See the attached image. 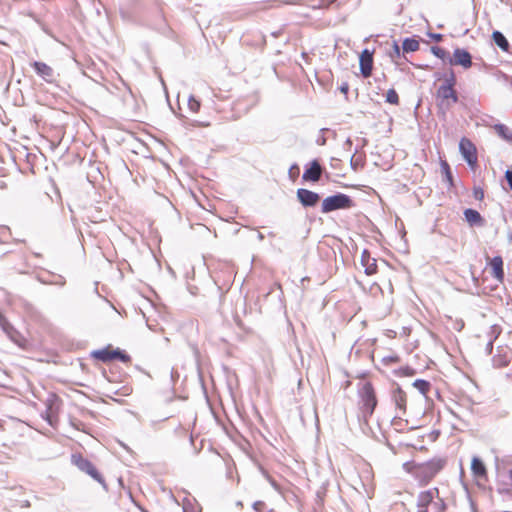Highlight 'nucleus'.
I'll return each instance as SVG.
<instances>
[{
	"label": "nucleus",
	"mask_w": 512,
	"mask_h": 512,
	"mask_svg": "<svg viewBox=\"0 0 512 512\" xmlns=\"http://www.w3.org/2000/svg\"><path fill=\"white\" fill-rule=\"evenodd\" d=\"M454 84L455 76L452 73L437 89L436 99L440 108L448 110L458 101L457 93L453 88Z\"/></svg>",
	"instance_id": "nucleus-3"
},
{
	"label": "nucleus",
	"mask_w": 512,
	"mask_h": 512,
	"mask_svg": "<svg viewBox=\"0 0 512 512\" xmlns=\"http://www.w3.org/2000/svg\"><path fill=\"white\" fill-rule=\"evenodd\" d=\"M443 168H444V170H445L447 180H448L449 182H451V181H452V176H451V173H450V170H449V166H448V164H447V163H444V164H443Z\"/></svg>",
	"instance_id": "nucleus-34"
},
{
	"label": "nucleus",
	"mask_w": 512,
	"mask_h": 512,
	"mask_svg": "<svg viewBox=\"0 0 512 512\" xmlns=\"http://www.w3.org/2000/svg\"><path fill=\"white\" fill-rule=\"evenodd\" d=\"M322 174V167L317 160L312 161L311 166L303 173L302 178L305 181L316 182L320 179Z\"/></svg>",
	"instance_id": "nucleus-12"
},
{
	"label": "nucleus",
	"mask_w": 512,
	"mask_h": 512,
	"mask_svg": "<svg viewBox=\"0 0 512 512\" xmlns=\"http://www.w3.org/2000/svg\"><path fill=\"white\" fill-rule=\"evenodd\" d=\"M353 202L351 198L343 193H338L333 196L325 198L322 202V213H329L338 209H347L352 207Z\"/></svg>",
	"instance_id": "nucleus-4"
},
{
	"label": "nucleus",
	"mask_w": 512,
	"mask_h": 512,
	"mask_svg": "<svg viewBox=\"0 0 512 512\" xmlns=\"http://www.w3.org/2000/svg\"><path fill=\"white\" fill-rule=\"evenodd\" d=\"M188 108L193 113L198 112L200 109V102L196 100L192 95L188 99Z\"/></svg>",
	"instance_id": "nucleus-25"
},
{
	"label": "nucleus",
	"mask_w": 512,
	"mask_h": 512,
	"mask_svg": "<svg viewBox=\"0 0 512 512\" xmlns=\"http://www.w3.org/2000/svg\"><path fill=\"white\" fill-rule=\"evenodd\" d=\"M431 51H432V53L436 57H438V58H440L442 60H444L446 58V56H447V52L443 48H440V47H437V46H433L431 48Z\"/></svg>",
	"instance_id": "nucleus-27"
},
{
	"label": "nucleus",
	"mask_w": 512,
	"mask_h": 512,
	"mask_svg": "<svg viewBox=\"0 0 512 512\" xmlns=\"http://www.w3.org/2000/svg\"><path fill=\"white\" fill-rule=\"evenodd\" d=\"M400 56H401V48H400V46L396 42H394V44H393V51L391 52V57L392 58H395V57L399 58Z\"/></svg>",
	"instance_id": "nucleus-29"
},
{
	"label": "nucleus",
	"mask_w": 512,
	"mask_h": 512,
	"mask_svg": "<svg viewBox=\"0 0 512 512\" xmlns=\"http://www.w3.org/2000/svg\"><path fill=\"white\" fill-rule=\"evenodd\" d=\"M508 477H509V479H510V481H511V485H512V469H510V470L508 471Z\"/></svg>",
	"instance_id": "nucleus-41"
},
{
	"label": "nucleus",
	"mask_w": 512,
	"mask_h": 512,
	"mask_svg": "<svg viewBox=\"0 0 512 512\" xmlns=\"http://www.w3.org/2000/svg\"><path fill=\"white\" fill-rule=\"evenodd\" d=\"M264 507H265V503H264V502H262V501H256V502H254V504H253V509H254L255 511H257V512H261V511H263Z\"/></svg>",
	"instance_id": "nucleus-30"
},
{
	"label": "nucleus",
	"mask_w": 512,
	"mask_h": 512,
	"mask_svg": "<svg viewBox=\"0 0 512 512\" xmlns=\"http://www.w3.org/2000/svg\"><path fill=\"white\" fill-rule=\"evenodd\" d=\"M471 471L474 477L479 479L487 478V469L479 457H473L471 461Z\"/></svg>",
	"instance_id": "nucleus-14"
},
{
	"label": "nucleus",
	"mask_w": 512,
	"mask_h": 512,
	"mask_svg": "<svg viewBox=\"0 0 512 512\" xmlns=\"http://www.w3.org/2000/svg\"><path fill=\"white\" fill-rule=\"evenodd\" d=\"M413 386L424 396L428 393L431 388V384L422 379H417L413 382Z\"/></svg>",
	"instance_id": "nucleus-22"
},
{
	"label": "nucleus",
	"mask_w": 512,
	"mask_h": 512,
	"mask_svg": "<svg viewBox=\"0 0 512 512\" xmlns=\"http://www.w3.org/2000/svg\"><path fill=\"white\" fill-rule=\"evenodd\" d=\"M32 66L35 72L46 82L54 81V70L44 62L34 61Z\"/></svg>",
	"instance_id": "nucleus-10"
},
{
	"label": "nucleus",
	"mask_w": 512,
	"mask_h": 512,
	"mask_svg": "<svg viewBox=\"0 0 512 512\" xmlns=\"http://www.w3.org/2000/svg\"><path fill=\"white\" fill-rule=\"evenodd\" d=\"M444 465L445 460L435 458L423 463L406 462L403 468L414 476L420 484H427L443 469Z\"/></svg>",
	"instance_id": "nucleus-1"
},
{
	"label": "nucleus",
	"mask_w": 512,
	"mask_h": 512,
	"mask_svg": "<svg viewBox=\"0 0 512 512\" xmlns=\"http://www.w3.org/2000/svg\"><path fill=\"white\" fill-rule=\"evenodd\" d=\"M351 165H355V162H353V157L351 158Z\"/></svg>",
	"instance_id": "nucleus-42"
},
{
	"label": "nucleus",
	"mask_w": 512,
	"mask_h": 512,
	"mask_svg": "<svg viewBox=\"0 0 512 512\" xmlns=\"http://www.w3.org/2000/svg\"><path fill=\"white\" fill-rule=\"evenodd\" d=\"M116 359H119L122 362H128L130 360V356L119 350V355H117Z\"/></svg>",
	"instance_id": "nucleus-31"
},
{
	"label": "nucleus",
	"mask_w": 512,
	"mask_h": 512,
	"mask_svg": "<svg viewBox=\"0 0 512 512\" xmlns=\"http://www.w3.org/2000/svg\"><path fill=\"white\" fill-rule=\"evenodd\" d=\"M450 64L469 68L472 65L471 55L467 50L457 48L454 50L453 58L450 59Z\"/></svg>",
	"instance_id": "nucleus-9"
},
{
	"label": "nucleus",
	"mask_w": 512,
	"mask_h": 512,
	"mask_svg": "<svg viewBox=\"0 0 512 512\" xmlns=\"http://www.w3.org/2000/svg\"><path fill=\"white\" fill-rule=\"evenodd\" d=\"M497 492L503 496H512V489L502 482H499Z\"/></svg>",
	"instance_id": "nucleus-26"
},
{
	"label": "nucleus",
	"mask_w": 512,
	"mask_h": 512,
	"mask_svg": "<svg viewBox=\"0 0 512 512\" xmlns=\"http://www.w3.org/2000/svg\"><path fill=\"white\" fill-rule=\"evenodd\" d=\"M344 145H345V147H347L348 149H350V148H351V146H352V141H351V139H350V138H348V139L345 141V144H344Z\"/></svg>",
	"instance_id": "nucleus-38"
},
{
	"label": "nucleus",
	"mask_w": 512,
	"mask_h": 512,
	"mask_svg": "<svg viewBox=\"0 0 512 512\" xmlns=\"http://www.w3.org/2000/svg\"><path fill=\"white\" fill-rule=\"evenodd\" d=\"M297 198L304 207H314L320 200L318 193L304 188L297 190Z\"/></svg>",
	"instance_id": "nucleus-8"
},
{
	"label": "nucleus",
	"mask_w": 512,
	"mask_h": 512,
	"mask_svg": "<svg viewBox=\"0 0 512 512\" xmlns=\"http://www.w3.org/2000/svg\"><path fill=\"white\" fill-rule=\"evenodd\" d=\"M257 238L259 241H262L264 239V235L261 232H258Z\"/></svg>",
	"instance_id": "nucleus-39"
},
{
	"label": "nucleus",
	"mask_w": 512,
	"mask_h": 512,
	"mask_svg": "<svg viewBox=\"0 0 512 512\" xmlns=\"http://www.w3.org/2000/svg\"><path fill=\"white\" fill-rule=\"evenodd\" d=\"M505 177L507 179V182L510 186V189L512 190V170H507L505 173Z\"/></svg>",
	"instance_id": "nucleus-33"
},
{
	"label": "nucleus",
	"mask_w": 512,
	"mask_h": 512,
	"mask_svg": "<svg viewBox=\"0 0 512 512\" xmlns=\"http://www.w3.org/2000/svg\"><path fill=\"white\" fill-rule=\"evenodd\" d=\"M464 216H465V219L466 221L470 224V225H483V218L482 216L480 215V213L474 209H466L464 211Z\"/></svg>",
	"instance_id": "nucleus-18"
},
{
	"label": "nucleus",
	"mask_w": 512,
	"mask_h": 512,
	"mask_svg": "<svg viewBox=\"0 0 512 512\" xmlns=\"http://www.w3.org/2000/svg\"><path fill=\"white\" fill-rule=\"evenodd\" d=\"M492 349H493V339H491L488 344H487V350L489 351V353L492 352Z\"/></svg>",
	"instance_id": "nucleus-37"
},
{
	"label": "nucleus",
	"mask_w": 512,
	"mask_h": 512,
	"mask_svg": "<svg viewBox=\"0 0 512 512\" xmlns=\"http://www.w3.org/2000/svg\"><path fill=\"white\" fill-rule=\"evenodd\" d=\"M95 359H98L102 362H108L113 359H116L117 355H119V350H109L108 348L100 349L93 351L91 354Z\"/></svg>",
	"instance_id": "nucleus-15"
},
{
	"label": "nucleus",
	"mask_w": 512,
	"mask_h": 512,
	"mask_svg": "<svg viewBox=\"0 0 512 512\" xmlns=\"http://www.w3.org/2000/svg\"><path fill=\"white\" fill-rule=\"evenodd\" d=\"M430 37L434 39L435 41H440L442 39L441 34H430Z\"/></svg>",
	"instance_id": "nucleus-36"
},
{
	"label": "nucleus",
	"mask_w": 512,
	"mask_h": 512,
	"mask_svg": "<svg viewBox=\"0 0 512 512\" xmlns=\"http://www.w3.org/2000/svg\"><path fill=\"white\" fill-rule=\"evenodd\" d=\"M419 41L414 38H405L402 43L403 52H415L419 49Z\"/></svg>",
	"instance_id": "nucleus-21"
},
{
	"label": "nucleus",
	"mask_w": 512,
	"mask_h": 512,
	"mask_svg": "<svg viewBox=\"0 0 512 512\" xmlns=\"http://www.w3.org/2000/svg\"><path fill=\"white\" fill-rule=\"evenodd\" d=\"M73 463L83 472L90 475L94 480L99 482L104 488H106L105 480L101 474L97 471L96 467L88 459L82 456H73Z\"/></svg>",
	"instance_id": "nucleus-5"
},
{
	"label": "nucleus",
	"mask_w": 512,
	"mask_h": 512,
	"mask_svg": "<svg viewBox=\"0 0 512 512\" xmlns=\"http://www.w3.org/2000/svg\"><path fill=\"white\" fill-rule=\"evenodd\" d=\"M473 196L476 200H483L484 198V191L481 187H474L473 189Z\"/></svg>",
	"instance_id": "nucleus-28"
},
{
	"label": "nucleus",
	"mask_w": 512,
	"mask_h": 512,
	"mask_svg": "<svg viewBox=\"0 0 512 512\" xmlns=\"http://www.w3.org/2000/svg\"><path fill=\"white\" fill-rule=\"evenodd\" d=\"M183 511H184V512H190V511H189V505H188V504H184V506H183ZM191 512H194V511H191Z\"/></svg>",
	"instance_id": "nucleus-40"
},
{
	"label": "nucleus",
	"mask_w": 512,
	"mask_h": 512,
	"mask_svg": "<svg viewBox=\"0 0 512 512\" xmlns=\"http://www.w3.org/2000/svg\"><path fill=\"white\" fill-rule=\"evenodd\" d=\"M47 417L46 419L49 421L50 424H52V414H53V404L49 405L47 411H46Z\"/></svg>",
	"instance_id": "nucleus-32"
},
{
	"label": "nucleus",
	"mask_w": 512,
	"mask_h": 512,
	"mask_svg": "<svg viewBox=\"0 0 512 512\" xmlns=\"http://www.w3.org/2000/svg\"><path fill=\"white\" fill-rule=\"evenodd\" d=\"M386 102L398 105L399 104V96L394 89H389L386 93Z\"/></svg>",
	"instance_id": "nucleus-24"
},
{
	"label": "nucleus",
	"mask_w": 512,
	"mask_h": 512,
	"mask_svg": "<svg viewBox=\"0 0 512 512\" xmlns=\"http://www.w3.org/2000/svg\"><path fill=\"white\" fill-rule=\"evenodd\" d=\"M445 503L437 488L422 491L417 496L416 512H443Z\"/></svg>",
	"instance_id": "nucleus-2"
},
{
	"label": "nucleus",
	"mask_w": 512,
	"mask_h": 512,
	"mask_svg": "<svg viewBox=\"0 0 512 512\" xmlns=\"http://www.w3.org/2000/svg\"><path fill=\"white\" fill-rule=\"evenodd\" d=\"M373 57L368 49H365L360 56V70L364 77H369L372 72Z\"/></svg>",
	"instance_id": "nucleus-11"
},
{
	"label": "nucleus",
	"mask_w": 512,
	"mask_h": 512,
	"mask_svg": "<svg viewBox=\"0 0 512 512\" xmlns=\"http://www.w3.org/2000/svg\"><path fill=\"white\" fill-rule=\"evenodd\" d=\"M494 130L499 137L512 144V130L504 124H495Z\"/></svg>",
	"instance_id": "nucleus-19"
},
{
	"label": "nucleus",
	"mask_w": 512,
	"mask_h": 512,
	"mask_svg": "<svg viewBox=\"0 0 512 512\" xmlns=\"http://www.w3.org/2000/svg\"><path fill=\"white\" fill-rule=\"evenodd\" d=\"M505 512H512V511H505Z\"/></svg>",
	"instance_id": "nucleus-43"
},
{
	"label": "nucleus",
	"mask_w": 512,
	"mask_h": 512,
	"mask_svg": "<svg viewBox=\"0 0 512 512\" xmlns=\"http://www.w3.org/2000/svg\"><path fill=\"white\" fill-rule=\"evenodd\" d=\"M392 399L396 407L405 412L406 409V393L399 387H397L392 393Z\"/></svg>",
	"instance_id": "nucleus-17"
},
{
	"label": "nucleus",
	"mask_w": 512,
	"mask_h": 512,
	"mask_svg": "<svg viewBox=\"0 0 512 512\" xmlns=\"http://www.w3.org/2000/svg\"><path fill=\"white\" fill-rule=\"evenodd\" d=\"M0 326L3 329V331L11 338L14 339V328L9 324V322L6 320V318L0 313Z\"/></svg>",
	"instance_id": "nucleus-23"
},
{
	"label": "nucleus",
	"mask_w": 512,
	"mask_h": 512,
	"mask_svg": "<svg viewBox=\"0 0 512 512\" xmlns=\"http://www.w3.org/2000/svg\"><path fill=\"white\" fill-rule=\"evenodd\" d=\"M361 397L366 411L370 414L373 413L376 406V398L373 387L370 383H365L361 390Z\"/></svg>",
	"instance_id": "nucleus-7"
},
{
	"label": "nucleus",
	"mask_w": 512,
	"mask_h": 512,
	"mask_svg": "<svg viewBox=\"0 0 512 512\" xmlns=\"http://www.w3.org/2000/svg\"><path fill=\"white\" fill-rule=\"evenodd\" d=\"M493 41L495 44L501 48L503 51H507L509 48V43L505 36L500 31H494L492 34Z\"/></svg>",
	"instance_id": "nucleus-20"
},
{
	"label": "nucleus",
	"mask_w": 512,
	"mask_h": 512,
	"mask_svg": "<svg viewBox=\"0 0 512 512\" xmlns=\"http://www.w3.org/2000/svg\"><path fill=\"white\" fill-rule=\"evenodd\" d=\"M348 89H349V87H348L347 83L342 84L340 87L341 92L345 93V94L348 92Z\"/></svg>",
	"instance_id": "nucleus-35"
},
{
	"label": "nucleus",
	"mask_w": 512,
	"mask_h": 512,
	"mask_svg": "<svg viewBox=\"0 0 512 512\" xmlns=\"http://www.w3.org/2000/svg\"><path fill=\"white\" fill-rule=\"evenodd\" d=\"M459 150L463 156V158L467 161V163L473 167L477 163V155L476 148L474 144L466 138H462L459 143Z\"/></svg>",
	"instance_id": "nucleus-6"
},
{
	"label": "nucleus",
	"mask_w": 512,
	"mask_h": 512,
	"mask_svg": "<svg viewBox=\"0 0 512 512\" xmlns=\"http://www.w3.org/2000/svg\"><path fill=\"white\" fill-rule=\"evenodd\" d=\"M376 259L371 257L367 250H364L361 255V265L364 267V271L367 275H372L377 271Z\"/></svg>",
	"instance_id": "nucleus-13"
},
{
	"label": "nucleus",
	"mask_w": 512,
	"mask_h": 512,
	"mask_svg": "<svg viewBox=\"0 0 512 512\" xmlns=\"http://www.w3.org/2000/svg\"><path fill=\"white\" fill-rule=\"evenodd\" d=\"M491 268L493 270V276L499 282H502L504 279V271H503V260L500 256H495L492 258L490 262Z\"/></svg>",
	"instance_id": "nucleus-16"
}]
</instances>
